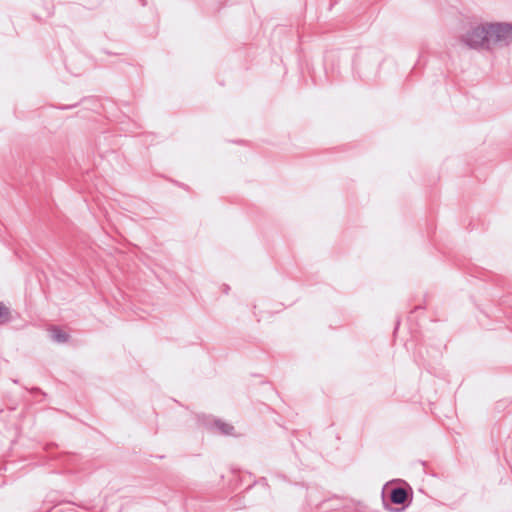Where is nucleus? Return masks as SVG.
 I'll use <instances>...</instances> for the list:
<instances>
[{"instance_id": "nucleus-4", "label": "nucleus", "mask_w": 512, "mask_h": 512, "mask_svg": "<svg viewBox=\"0 0 512 512\" xmlns=\"http://www.w3.org/2000/svg\"><path fill=\"white\" fill-rule=\"evenodd\" d=\"M51 338L57 343H65L68 341L69 336L61 329L54 327L51 330Z\"/></svg>"}, {"instance_id": "nucleus-1", "label": "nucleus", "mask_w": 512, "mask_h": 512, "mask_svg": "<svg viewBox=\"0 0 512 512\" xmlns=\"http://www.w3.org/2000/svg\"><path fill=\"white\" fill-rule=\"evenodd\" d=\"M490 23L472 27L462 36V42L472 49H491Z\"/></svg>"}, {"instance_id": "nucleus-2", "label": "nucleus", "mask_w": 512, "mask_h": 512, "mask_svg": "<svg viewBox=\"0 0 512 512\" xmlns=\"http://www.w3.org/2000/svg\"><path fill=\"white\" fill-rule=\"evenodd\" d=\"M491 49L495 46L503 47L512 43V23H490Z\"/></svg>"}, {"instance_id": "nucleus-6", "label": "nucleus", "mask_w": 512, "mask_h": 512, "mask_svg": "<svg viewBox=\"0 0 512 512\" xmlns=\"http://www.w3.org/2000/svg\"><path fill=\"white\" fill-rule=\"evenodd\" d=\"M10 320L9 309L0 302V323H6Z\"/></svg>"}, {"instance_id": "nucleus-3", "label": "nucleus", "mask_w": 512, "mask_h": 512, "mask_svg": "<svg viewBox=\"0 0 512 512\" xmlns=\"http://www.w3.org/2000/svg\"><path fill=\"white\" fill-rule=\"evenodd\" d=\"M407 497H408V493H407L406 489H404L402 487H396L391 490L390 500L394 504H398V505L404 504L407 500Z\"/></svg>"}, {"instance_id": "nucleus-5", "label": "nucleus", "mask_w": 512, "mask_h": 512, "mask_svg": "<svg viewBox=\"0 0 512 512\" xmlns=\"http://www.w3.org/2000/svg\"><path fill=\"white\" fill-rule=\"evenodd\" d=\"M215 427L219 430V432L223 435H232L234 427L226 422H223L221 420H216L214 422Z\"/></svg>"}]
</instances>
